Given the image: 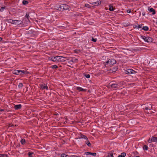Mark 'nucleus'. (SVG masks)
<instances>
[{"label": "nucleus", "mask_w": 157, "mask_h": 157, "mask_svg": "<svg viewBox=\"0 0 157 157\" xmlns=\"http://www.w3.org/2000/svg\"><path fill=\"white\" fill-rule=\"evenodd\" d=\"M12 73L13 74L17 75H20L22 76H23L24 75H27L29 74V72L27 71L23 70H15L13 71Z\"/></svg>", "instance_id": "1"}, {"label": "nucleus", "mask_w": 157, "mask_h": 157, "mask_svg": "<svg viewBox=\"0 0 157 157\" xmlns=\"http://www.w3.org/2000/svg\"><path fill=\"white\" fill-rule=\"evenodd\" d=\"M116 63V61L115 59H108L107 61L104 62V64L105 67H107L109 66L111 67V66L115 64Z\"/></svg>", "instance_id": "2"}, {"label": "nucleus", "mask_w": 157, "mask_h": 157, "mask_svg": "<svg viewBox=\"0 0 157 157\" xmlns=\"http://www.w3.org/2000/svg\"><path fill=\"white\" fill-rule=\"evenodd\" d=\"M28 30H29L25 35H30L31 36L36 37L38 34V32L35 31L33 29H32L31 26L29 27Z\"/></svg>", "instance_id": "3"}, {"label": "nucleus", "mask_w": 157, "mask_h": 157, "mask_svg": "<svg viewBox=\"0 0 157 157\" xmlns=\"http://www.w3.org/2000/svg\"><path fill=\"white\" fill-rule=\"evenodd\" d=\"M55 61L56 62H64L68 60V59L66 57L62 56H55Z\"/></svg>", "instance_id": "4"}, {"label": "nucleus", "mask_w": 157, "mask_h": 157, "mask_svg": "<svg viewBox=\"0 0 157 157\" xmlns=\"http://www.w3.org/2000/svg\"><path fill=\"white\" fill-rule=\"evenodd\" d=\"M137 73V72L133 69H127L125 71V73L128 74H134Z\"/></svg>", "instance_id": "5"}, {"label": "nucleus", "mask_w": 157, "mask_h": 157, "mask_svg": "<svg viewBox=\"0 0 157 157\" xmlns=\"http://www.w3.org/2000/svg\"><path fill=\"white\" fill-rule=\"evenodd\" d=\"M41 89L42 90L46 89L47 90L48 89V87L47 85L44 83L40 85Z\"/></svg>", "instance_id": "6"}, {"label": "nucleus", "mask_w": 157, "mask_h": 157, "mask_svg": "<svg viewBox=\"0 0 157 157\" xmlns=\"http://www.w3.org/2000/svg\"><path fill=\"white\" fill-rule=\"evenodd\" d=\"M68 24V22L67 21L66 23H64V24H61L60 25L58 26V28L59 29L66 28L67 27V25Z\"/></svg>", "instance_id": "7"}, {"label": "nucleus", "mask_w": 157, "mask_h": 157, "mask_svg": "<svg viewBox=\"0 0 157 157\" xmlns=\"http://www.w3.org/2000/svg\"><path fill=\"white\" fill-rule=\"evenodd\" d=\"M117 85V84L113 83L111 84H109V88H111L112 89H116L118 88Z\"/></svg>", "instance_id": "8"}, {"label": "nucleus", "mask_w": 157, "mask_h": 157, "mask_svg": "<svg viewBox=\"0 0 157 157\" xmlns=\"http://www.w3.org/2000/svg\"><path fill=\"white\" fill-rule=\"evenodd\" d=\"M57 9L60 11H63V4H61V5L57 6Z\"/></svg>", "instance_id": "9"}, {"label": "nucleus", "mask_w": 157, "mask_h": 157, "mask_svg": "<svg viewBox=\"0 0 157 157\" xmlns=\"http://www.w3.org/2000/svg\"><path fill=\"white\" fill-rule=\"evenodd\" d=\"M118 69V66H115V67L109 70L110 73L115 72Z\"/></svg>", "instance_id": "10"}, {"label": "nucleus", "mask_w": 157, "mask_h": 157, "mask_svg": "<svg viewBox=\"0 0 157 157\" xmlns=\"http://www.w3.org/2000/svg\"><path fill=\"white\" fill-rule=\"evenodd\" d=\"M101 3V2L100 0L97 1V2L90 3V4L92 5L95 6H98V5H100Z\"/></svg>", "instance_id": "11"}, {"label": "nucleus", "mask_w": 157, "mask_h": 157, "mask_svg": "<svg viewBox=\"0 0 157 157\" xmlns=\"http://www.w3.org/2000/svg\"><path fill=\"white\" fill-rule=\"evenodd\" d=\"M22 23V22L21 20H15L13 24L16 25H18L21 24Z\"/></svg>", "instance_id": "12"}, {"label": "nucleus", "mask_w": 157, "mask_h": 157, "mask_svg": "<svg viewBox=\"0 0 157 157\" xmlns=\"http://www.w3.org/2000/svg\"><path fill=\"white\" fill-rule=\"evenodd\" d=\"M22 105L21 104L15 105L14 106V108L15 110H18L21 108Z\"/></svg>", "instance_id": "13"}, {"label": "nucleus", "mask_w": 157, "mask_h": 157, "mask_svg": "<svg viewBox=\"0 0 157 157\" xmlns=\"http://www.w3.org/2000/svg\"><path fill=\"white\" fill-rule=\"evenodd\" d=\"M35 155L33 152L30 151H29L28 153L29 157H33Z\"/></svg>", "instance_id": "14"}, {"label": "nucleus", "mask_w": 157, "mask_h": 157, "mask_svg": "<svg viewBox=\"0 0 157 157\" xmlns=\"http://www.w3.org/2000/svg\"><path fill=\"white\" fill-rule=\"evenodd\" d=\"M85 154L86 155H92L94 156H95L96 155V153H92L91 152H85Z\"/></svg>", "instance_id": "15"}, {"label": "nucleus", "mask_w": 157, "mask_h": 157, "mask_svg": "<svg viewBox=\"0 0 157 157\" xmlns=\"http://www.w3.org/2000/svg\"><path fill=\"white\" fill-rule=\"evenodd\" d=\"M76 90L79 91H85L86 90V89H83L82 88L79 86L76 87Z\"/></svg>", "instance_id": "16"}, {"label": "nucleus", "mask_w": 157, "mask_h": 157, "mask_svg": "<svg viewBox=\"0 0 157 157\" xmlns=\"http://www.w3.org/2000/svg\"><path fill=\"white\" fill-rule=\"evenodd\" d=\"M147 40L148 43H151L153 42V39L150 36H147Z\"/></svg>", "instance_id": "17"}, {"label": "nucleus", "mask_w": 157, "mask_h": 157, "mask_svg": "<svg viewBox=\"0 0 157 157\" xmlns=\"http://www.w3.org/2000/svg\"><path fill=\"white\" fill-rule=\"evenodd\" d=\"M148 10L150 12H152V14L154 15L155 14V10L152 8H148Z\"/></svg>", "instance_id": "18"}, {"label": "nucleus", "mask_w": 157, "mask_h": 157, "mask_svg": "<svg viewBox=\"0 0 157 157\" xmlns=\"http://www.w3.org/2000/svg\"><path fill=\"white\" fill-rule=\"evenodd\" d=\"M70 6L67 4H63V10H66L69 9L70 8Z\"/></svg>", "instance_id": "19"}, {"label": "nucleus", "mask_w": 157, "mask_h": 157, "mask_svg": "<svg viewBox=\"0 0 157 157\" xmlns=\"http://www.w3.org/2000/svg\"><path fill=\"white\" fill-rule=\"evenodd\" d=\"M86 141H85V144L87 145L89 147H91V144L90 143V142L88 140V139H86Z\"/></svg>", "instance_id": "20"}, {"label": "nucleus", "mask_w": 157, "mask_h": 157, "mask_svg": "<svg viewBox=\"0 0 157 157\" xmlns=\"http://www.w3.org/2000/svg\"><path fill=\"white\" fill-rule=\"evenodd\" d=\"M15 20H12L11 19H9L6 20V21L9 23H11L12 24H13L14 23Z\"/></svg>", "instance_id": "21"}, {"label": "nucleus", "mask_w": 157, "mask_h": 157, "mask_svg": "<svg viewBox=\"0 0 157 157\" xmlns=\"http://www.w3.org/2000/svg\"><path fill=\"white\" fill-rule=\"evenodd\" d=\"M141 37L144 40L145 42L148 43V40H147V36H143L142 35L141 36Z\"/></svg>", "instance_id": "22"}, {"label": "nucleus", "mask_w": 157, "mask_h": 157, "mask_svg": "<svg viewBox=\"0 0 157 157\" xmlns=\"http://www.w3.org/2000/svg\"><path fill=\"white\" fill-rule=\"evenodd\" d=\"M141 37L144 40L145 42L148 43V40H147V36H143L142 35L141 36Z\"/></svg>", "instance_id": "23"}, {"label": "nucleus", "mask_w": 157, "mask_h": 157, "mask_svg": "<svg viewBox=\"0 0 157 157\" xmlns=\"http://www.w3.org/2000/svg\"><path fill=\"white\" fill-rule=\"evenodd\" d=\"M55 56H51L48 58V59L50 60H52L53 62H55Z\"/></svg>", "instance_id": "24"}, {"label": "nucleus", "mask_w": 157, "mask_h": 157, "mask_svg": "<svg viewBox=\"0 0 157 157\" xmlns=\"http://www.w3.org/2000/svg\"><path fill=\"white\" fill-rule=\"evenodd\" d=\"M79 138H83L85 139H87V137L85 135H84L82 134H81L80 135V137H79Z\"/></svg>", "instance_id": "25"}, {"label": "nucleus", "mask_w": 157, "mask_h": 157, "mask_svg": "<svg viewBox=\"0 0 157 157\" xmlns=\"http://www.w3.org/2000/svg\"><path fill=\"white\" fill-rule=\"evenodd\" d=\"M109 10L110 11H113L114 10L113 6L112 5H110L109 6Z\"/></svg>", "instance_id": "26"}, {"label": "nucleus", "mask_w": 157, "mask_h": 157, "mask_svg": "<svg viewBox=\"0 0 157 157\" xmlns=\"http://www.w3.org/2000/svg\"><path fill=\"white\" fill-rule=\"evenodd\" d=\"M20 142H21V144L23 145L25 144L26 141H25V140L24 139H22L21 140Z\"/></svg>", "instance_id": "27"}, {"label": "nucleus", "mask_w": 157, "mask_h": 157, "mask_svg": "<svg viewBox=\"0 0 157 157\" xmlns=\"http://www.w3.org/2000/svg\"><path fill=\"white\" fill-rule=\"evenodd\" d=\"M126 155L125 153L123 152L121 154V155L118 156V157H124Z\"/></svg>", "instance_id": "28"}, {"label": "nucleus", "mask_w": 157, "mask_h": 157, "mask_svg": "<svg viewBox=\"0 0 157 157\" xmlns=\"http://www.w3.org/2000/svg\"><path fill=\"white\" fill-rule=\"evenodd\" d=\"M50 68H52L53 69H56L58 68V67L57 66V65H53L51 66L50 67Z\"/></svg>", "instance_id": "29"}, {"label": "nucleus", "mask_w": 157, "mask_h": 157, "mask_svg": "<svg viewBox=\"0 0 157 157\" xmlns=\"http://www.w3.org/2000/svg\"><path fill=\"white\" fill-rule=\"evenodd\" d=\"M143 149L144 151H147L148 150V148L147 145H144L143 146Z\"/></svg>", "instance_id": "30"}, {"label": "nucleus", "mask_w": 157, "mask_h": 157, "mask_svg": "<svg viewBox=\"0 0 157 157\" xmlns=\"http://www.w3.org/2000/svg\"><path fill=\"white\" fill-rule=\"evenodd\" d=\"M142 29L144 30L145 31H147L149 29V28L147 26H144Z\"/></svg>", "instance_id": "31"}, {"label": "nucleus", "mask_w": 157, "mask_h": 157, "mask_svg": "<svg viewBox=\"0 0 157 157\" xmlns=\"http://www.w3.org/2000/svg\"><path fill=\"white\" fill-rule=\"evenodd\" d=\"M106 157H114L113 153L112 152H109L108 153V155Z\"/></svg>", "instance_id": "32"}, {"label": "nucleus", "mask_w": 157, "mask_h": 157, "mask_svg": "<svg viewBox=\"0 0 157 157\" xmlns=\"http://www.w3.org/2000/svg\"><path fill=\"white\" fill-rule=\"evenodd\" d=\"M83 75L87 78H89L90 77V75L89 74H87L86 73H84Z\"/></svg>", "instance_id": "33"}, {"label": "nucleus", "mask_w": 157, "mask_h": 157, "mask_svg": "<svg viewBox=\"0 0 157 157\" xmlns=\"http://www.w3.org/2000/svg\"><path fill=\"white\" fill-rule=\"evenodd\" d=\"M29 2L26 0H23L22 1V4L24 5H26L28 4Z\"/></svg>", "instance_id": "34"}, {"label": "nucleus", "mask_w": 157, "mask_h": 157, "mask_svg": "<svg viewBox=\"0 0 157 157\" xmlns=\"http://www.w3.org/2000/svg\"><path fill=\"white\" fill-rule=\"evenodd\" d=\"M147 141L149 143H151L152 142H154V140L153 139V136H152L151 139H150V138H149V139Z\"/></svg>", "instance_id": "35"}, {"label": "nucleus", "mask_w": 157, "mask_h": 157, "mask_svg": "<svg viewBox=\"0 0 157 157\" xmlns=\"http://www.w3.org/2000/svg\"><path fill=\"white\" fill-rule=\"evenodd\" d=\"M142 27V24L140 25H137L135 26V28H140Z\"/></svg>", "instance_id": "36"}, {"label": "nucleus", "mask_w": 157, "mask_h": 157, "mask_svg": "<svg viewBox=\"0 0 157 157\" xmlns=\"http://www.w3.org/2000/svg\"><path fill=\"white\" fill-rule=\"evenodd\" d=\"M153 139L154 140V142L157 143V137L154 136H153Z\"/></svg>", "instance_id": "37"}, {"label": "nucleus", "mask_w": 157, "mask_h": 157, "mask_svg": "<svg viewBox=\"0 0 157 157\" xmlns=\"http://www.w3.org/2000/svg\"><path fill=\"white\" fill-rule=\"evenodd\" d=\"M25 17H26L27 19L29 21V13H26V15L25 16Z\"/></svg>", "instance_id": "38"}, {"label": "nucleus", "mask_w": 157, "mask_h": 157, "mask_svg": "<svg viewBox=\"0 0 157 157\" xmlns=\"http://www.w3.org/2000/svg\"><path fill=\"white\" fill-rule=\"evenodd\" d=\"M0 157H7V155L5 154H0Z\"/></svg>", "instance_id": "39"}, {"label": "nucleus", "mask_w": 157, "mask_h": 157, "mask_svg": "<svg viewBox=\"0 0 157 157\" xmlns=\"http://www.w3.org/2000/svg\"><path fill=\"white\" fill-rule=\"evenodd\" d=\"M23 86V84L22 83H20L18 85V87L19 88H22Z\"/></svg>", "instance_id": "40"}, {"label": "nucleus", "mask_w": 157, "mask_h": 157, "mask_svg": "<svg viewBox=\"0 0 157 157\" xmlns=\"http://www.w3.org/2000/svg\"><path fill=\"white\" fill-rule=\"evenodd\" d=\"M61 157H69V156L64 154H62L61 155Z\"/></svg>", "instance_id": "41"}, {"label": "nucleus", "mask_w": 157, "mask_h": 157, "mask_svg": "<svg viewBox=\"0 0 157 157\" xmlns=\"http://www.w3.org/2000/svg\"><path fill=\"white\" fill-rule=\"evenodd\" d=\"M91 40L94 42H96L97 41V39L94 38L93 37H92Z\"/></svg>", "instance_id": "42"}, {"label": "nucleus", "mask_w": 157, "mask_h": 157, "mask_svg": "<svg viewBox=\"0 0 157 157\" xmlns=\"http://www.w3.org/2000/svg\"><path fill=\"white\" fill-rule=\"evenodd\" d=\"M5 7H6L5 6H4V7H2L1 8V9H0V11L1 12H2L4 11V9L5 8Z\"/></svg>", "instance_id": "43"}, {"label": "nucleus", "mask_w": 157, "mask_h": 157, "mask_svg": "<svg viewBox=\"0 0 157 157\" xmlns=\"http://www.w3.org/2000/svg\"><path fill=\"white\" fill-rule=\"evenodd\" d=\"M125 25H124V26L125 27H128V26L130 25V23L129 22H128V23H125Z\"/></svg>", "instance_id": "44"}, {"label": "nucleus", "mask_w": 157, "mask_h": 157, "mask_svg": "<svg viewBox=\"0 0 157 157\" xmlns=\"http://www.w3.org/2000/svg\"><path fill=\"white\" fill-rule=\"evenodd\" d=\"M145 110H147L148 109L151 110V109L147 107H145L144 108Z\"/></svg>", "instance_id": "45"}, {"label": "nucleus", "mask_w": 157, "mask_h": 157, "mask_svg": "<svg viewBox=\"0 0 157 157\" xmlns=\"http://www.w3.org/2000/svg\"><path fill=\"white\" fill-rule=\"evenodd\" d=\"M90 5L89 4H86L85 5V6L89 8H90Z\"/></svg>", "instance_id": "46"}, {"label": "nucleus", "mask_w": 157, "mask_h": 157, "mask_svg": "<svg viewBox=\"0 0 157 157\" xmlns=\"http://www.w3.org/2000/svg\"><path fill=\"white\" fill-rule=\"evenodd\" d=\"M132 11L131 10H127V12L128 13H130Z\"/></svg>", "instance_id": "47"}, {"label": "nucleus", "mask_w": 157, "mask_h": 157, "mask_svg": "<svg viewBox=\"0 0 157 157\" xmlns=\"http://www.w3.org/2000/svg\"><path fill=\"white\" fill-rule=\"evenodd\" d=\"M71 157H80V156H78L75 155H72L71 156Z\"/></svg>", "instance_id": "48"}, {"label": "nucleus", "mask_w": 157, "mask_h": 157, "mask_svg": "<svg viewBox=\"0 0 157 157\" xmlns=\"http://www.w3.org/2000/svg\"><path fill=\"white\" fill-rule=\"evenodd\" d=\"M145 14V12H143L142 13V15L143 16H144Z\"/></svg>", "instance_id": "49"}, {"label": "nucleus", "mask_w": 157, "mask_h": 157, "mask_svg": "<svg viewBox=\"0 0 157 157\" xmlns=\"http://www.w3.org/2000/svg\"><path fill=\"white\" fill-rule=\"evenodd\" d=\"M71 62L74 63V61H73V60H70V61H69V63H71Z\"/></svg>", "instance_id": "50"}, {"label": "nucleus", "mask_w": 157, "mask_h": 157, "mask_svg": "<svg viewBox=\"0 0 157 157\" xmlns=\"http://www.w3.org/2000/svg\"><path fill=\"white\" fill-rule=\"evenodd\" d=\"M2 37H0V42L2 41Z\"/></svg>", "instance_id": "51"}, {"label": "nucleus", "mask_w": 157, "mask_h": 157, "mask_svg": "<svg viewBox=\"0 0 157 157\" xmlns=\"http://www.w3.org/2000/svg\"><path fill=\"white\" fill-rule=\"evenodd\" d=\"M4 110V109H0V111H1V112L3 111Z\"/></svg>", "instance_id": "52"}, {"label": "nucleus", "mask_w": 157, "mask_h": 157, "mask_svg": "<svg viewBox=\"0 0 157 157\" xmlns=\"http://www.w3.org/2000/svg\"><path fill=\"white\" fill-rule=\"evenodd\" d=\"M12 126L13 127H15V126H16V125H14V124H12Z\"/></svg>", "instance_id": "53"}, {"label": "nucleus", "mask_w": 157, "mask_h": 157, "mask_svg": "<svg viewBox=\"0 0 157 157\" xmlns=\"http://www.w3.org/2000/svg\"><path fill=\"white\" fill-rule=\"evenodd\" d=\"M12 124H10L9 125V127H12Z\"/></svg>", "instance_id": "54"}, {"label": "nucleus", "mask_w": 157, "mask_h": 157, "mask_svg": "<svg viewBox=\"0 0 157 157\" xmlns=\"http://www.w3.org/2000/svg\"><path fill=\"white\" fill-rule=\"evenodd\" d=\"M17 146L18 147L19 146H20V144H18V145H17Z\"/></svg>", "instance_id": "55"}, {"label": "nucleus", "mask_w": 157, "mask_h": 157, "mask_svg": "<svg viewBox=\"0 0 157 157\" xmlns=\"http://www.w3.org/2000/svg\"><path fill=\"white\" fill-rule=\"evenodd\" d=\"M156 23H157V21H156Z\"/></svg>", "instance_id": "56"}, {"label": "nucleus", "mask_w": 157, "mask_h": 157, "mask_svg": "<svg viewBox=\"0 0 157 157\" xmlns=\"http://www.w3.org/2000/svg\"><path fill=\"white\" fill-rule=\"evenodd\" d=\"M132 14H133V13L132 12Z\"/></svg>", "instance_id": "57"}]
</instances>
